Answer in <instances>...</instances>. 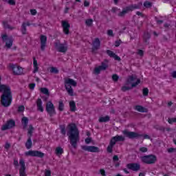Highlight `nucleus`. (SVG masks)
<instances>
[{
    "mask_svg": "<svg viewBox=\"0 0 176 176\" xmlns=\"http://www.w3.org/2000/svg\"><path fill=\"white\" fill-rule=\"evenodd\" d=\"M69 131L67 135L70 140V144L73 148H76V144H78L79 138V131L75 124H70L68 126Z\"/></svg>",
    "mask_w": 176,
    "mask_h": 176,
    "instance_id": "1",
    "label": "nucleus"
},
{
    "mask_svg": "<svg viewBox=\"0 0 176 176\" xmlns=\"http://www.w3.org/2000/svg\"><path fill=\"white\" fill-rule=\"evenodd\" d=\"M141 83V80L137 78L135 75H131L128 76L126 79V84L124 87H122V90L123 91H126V90H130V89H133V87H136Z\"/></svg>",
    "mask_w": 176,
    "mask_h": 176,
    "instance_id": "2",
    "label": "nucleus"
},
{
    "mask_svg": "<svg viewBox=\"0 0 176 176\" xmlns=\"http://www.w3.org/2000/svg\"><path fill=\"white\" fill-rule=\"evenodd\" d=\"M76 85H78V83L72 78L65 79V87L69 96H74V89H72V87H76Z\"/></svg>",
    "mask_w": 176,
    "mask_h": 176,
    "instance_id": "3",
    "label": "nucleus"
},
{
    "mask_svg": "<svg viewBox=\"0 0 176 176\" xmlns=\"http://www.w3.org/2000/svg\"><path fill=\"white\" fill-rule=\"evenodd\" d=\"M118 141H124V137L122 135H116L113 137L111 141L110 144L107 147V151H109L110 153L112 152V148H113V145L118 142Z\"/></svg>",
    "mask_w": 176,
    "mask_h": 176,
    "instance_id": "4",
    "label": "nucleus"
},
{
    "mask_svg": "<svg viewBox=\"0 0 176 176\" xmlns=\"http://www.w3.org/2000/svg\"><path fill=\"white\" fill-rule=\"evenodd\" d=\"M10 68L12 69L14 75H24L25 74L24 68L17 65L11 64L10 65Z\"/></svg>",
    "mask_w": 176,
    "mask_h": 176,
    "instance_id": "5",
    "label": "nucleus"
},
{
    "mask_svg": "<svg viewBox=\"0 0 176 176\" xmlns=\"http://www.w3.org/2000/svg\"><path fill=\"white\" fill-rule=\"evenodd\" d=\"M141 160L143 163H146V164H153V163H156L157 158L155 155H149L141 157Z\"/></svg>",
    "mask_w": 176,
    "mask_h": 176,
    "instance_id": "6",
    "label": "nucleus"
},
{
    "mask_svg": "<svg viewBox=\"0 0 176 176\" xmlns=\"http://www.w3.org/2000/svg\"><path fill=\"white\" fill-rule=\"evenodd\" d=\"M109 67L108 60H105L103 63H102V65L100 66L96 67L94 69V73L96 74V75H98L101 71H105L107 68Z\"/></svg>",
    "mask_w": 176,
    "mask_h": 176,
    "instance_id": "7",
    "label": "nucleus"
},
{
    "mask_svg": "<svg viewBox=\"0 0 176 176\" xmlns=\"http://www.w3.org/2000/svg\"><path fill=\"white\" fill-rule=\"evenodd\" d=\"M141 6H142V3H139L138 6L134 5V6H131L129 7H126L122 10V12H120L119 16H124L126 13H129V12L131 10H134V9H140Z\"/></svg>",
    "mask_w": 176,
    "mask_h": 176,
    "instance_id": "8",
    "label": "nucleus"
},
{
    "mask_svg": "<svg viewBox=\"0 0 176 176\" xmlns=\"http://www.w3.org/2000/svg\"><path fill=\"white\" fill-rule=\"evenodd\" d=\"M34 132V127L30 125L29 128L28 129V133L29 135V138L28 141L26 142L25 146L27 149H30V148L32 146V141L31 140V135H32V133Z\"/></svg>",
    "mask_w": 176,
    "mask_h": 176,
    "instance_id": "9",
    "label": "nucleus"
},
{
    "mask_svg": "<svg viewBox=\"0 0 176 176\" xmlns=\"http://www.w3.org/2000/svg\"><path fill=\"white\" fill-rule=\"evenodd\" d=\"M46 111L51 116H53V115H56V109L54 107V104H53V103L51 101L47 102Z\"/></svg>",
    "mask_w": 176,
    "mask_h": 176,
    "instance_id": "10",
    "label": "nucleus"
},
{
    "mask_svg": "<svg viewBox=\"0 0 176 176\" xmlns=\"http://www.w3.org/2000/svg\"><path fill=\"white\" fill-rule=\"evenodd\" d=\"M25 156H32L36 157H43L45 154L38 151H29L25 153Z\"/></svg>",
    "mask_w": 176,
    "mask_h": 176,
    "instance_id": "11",
    "label": "nucleus"
},
{
    "mask_svg": "<svg viewBox=\"0 0 176 176\" xmlns=\"http://www.w3.org/2000/svg\"><path fill=\"white\" fill-rule=\"evenodd\" d=\"M1 38L4 42H6V47H8V49H10V47H12L13 45V39L12 38V37H8L6 34H3L1 36Z\"/></svg>",
    "mask_w": 176,
    "mask_h": 176,
    "instance_id": "12",
    "label": "nucleus"
},
{
    "mask_svg": "<svg viewBox=\"0 0 176 176\" xmlns=\"http://www.w3.org/2000/svg\"><path fill=\"white\" fill-rule=\"evenodd\" d=\"M55 47L56 50H58V52H60L61 53H65V52H67V50H68V46H67V44L56 43L55 44Z\"/></svg>",
    "mask_w": 176,
    "mask_h": 176,
    "instance_id": "13",
    "label": "nucleus"
},
{
    "mask_svg": "<svg viewBox=\"0 0 176 176\" xmlns=\"http://www.w3.org/2000/svg\"><path fill=\"white\" fill-rule=\"evenodd\" d=\"M122 134L125 135V137H127L128 138H138L140 137V134L135 133V132H130L127 130H124L122 131Z\"/></svg>",
    "mask_w": 176,
    "mask_h": 176,
    "instance_id": "14",
    "label": "nucleus"
},
{
    "mask_svg": "<svg viewBox=\"0 0 176 176\" xmlns=\"http://www.w3.org/2000/svg\"><path fill=\"white\" fill-rule=\"evenodd\" d=\"M81 148L83 151H86L87 152H100V148L94 146H82Z\"/></svg>",
    "mask_w": 176,
    "mask_h": 176,
    "instance_id": "15",
    "label": "nucleus"
},
{
    "mask_svg": "<svg viewBox=\"0 0 176 176\" xmlns=\"http://www.w3.org/2000/svg\"><path fill=\"white\" fill-rule=\"evenodd\" d=\"M129 170H132V171H138L141 168V165L138 163H130L126 165Z\"/></svg>",
    "mask_w": 176,
    "mask_h": 176,
    "instance_id": "16",
    "label": "nucleus"
},
{
    "mask_svg": "<svg viewBox=\"0 0 176 176\" xmlns=\"http://www.w3.org/2000/svg\"><path fill=\"white\" fill-rule=\"evenodd\" d=\"M62 27L64 34H65V35H68V34H69V28L71 27V25H69L68 21H63Z\"/></svg>",
    "mask_w": 176,
    "mask_h": 176,
    "instance_id": "17",
    "label": "nucleus"
},
{
    "mask_svg": "<svg viewBox=\"0 0 176 176\" xmlns=\"http://www.w3.org/2000/svg\"><path fill=\"white\" fill-rule=\"evenodd\" d=\"M19 164L21 166V168L19 170L20 176H25V162L23 160H20Z\"/></svg>",
    "mask_w": 176,
    "mask_h": 176,
    "instance_id": "18",
    "label": "nucleus"
},
{
    "mask_svg": "<svg viewBox=\"0 0 176 176\" xmlns=\"http://www.w3.org/2000/svg\"><path fill=\"white\" fill-rule=\"evenodd\" d=\"M14 121L13 120H9L8 122H7V123L4 125H3V126L1 127V130H8V129H12V127H14Z\"/></svg>",
    "mask_w": 176,
    "mask_h": 176,
    "instance_id": "19",
    "label": "nucleus"
},
{
    "mask_svg": "<svg viewBox=\"0 0 176 176\" xmlns=\"http://www.w3.org/2000/svg\"><path fill=\"white\" fill-rule=\"evenodd\" d=\"M41 45V50H44L46 47V42L47 41V38L45 36H41L40 38Z\"/></svg>",
    "mask_w": 176,
    "mask_h": 176,
    "instance_id": "20",
    "label": "nucleus"
},
{
    "mask_svg": "<svg viewBox=\"0 0 176 176\" xmlns=\"http://www.w3.org/2000/svg\"><path fill=\"white\" fill-rule=\"evenodd\" d=\"M107 54H108V56H109V57L114 58V60H116L117 61H120V57L113 53V52L111 50H107Z\"/></svg>",
    "mask_w": 176,
    "mask_h": 176,
    "instance_id": "21",
    "label": "nucleus"
},
{
    "mask_svg": "<svg viewBox=\"0 0 176 176\" xmlns=\"http://www.w3.org/2000/svg\"><path fill=\"white\" fill-rule=\"evenodd\" d=\"M107 54H108V56H109V57L114 58V60H116L117 61H120V57L113 53V52L111 50H107Z\"/></svg>",
    "mask_w": 176,
    "mask_h": 176,
    "instance_id": "22",
    "label": "nucleus"
},
{
    "mask_svg": "<svg viewBox=\"0 0 176 176\" xmlns=\"http://www.w3.org/2000/svg\"><path fill=\"white\" fill-rule=\"evenodd\" d=\"M39 71V65H38V60L35 58H33V73L36 74Z\"/></svg>",
    "mask_w": 176,
    "mask_h": 176,
    "instance_id": "23",
    "label": "nucleus"
},
{
    "mask_svg": "<svg viewBox=\"0 0 176 176\" xmlns=\"http://www.w3.org/2000/svg\"><path fill=\"white\" fill-rule=\"evenodd\" d=\"M37 111L43 112V106L42 105V100L38 99L36 101Z\"/></svg>",
    "mask_w": 176,
    "mask_h": 176,
    "instance_id": "24",
    "label": "nucleus"
},
{
    "mask_svg": "<svg viewBox=\"0 0 176 176\" xmlns=\"http://www.w3.org/2000/svg\"><path fill=\"white\" fill-rule=\"evenodd\" d=\"M100 39L96 38L93 43V50H96V49H98L100 47Z\"/></svg>",
    "mask_w": 176,
    "mask_h": 176,
    "instance_id": "25",
    "label": "nucleus"
},
{
    "mask_svg": "<svg viewBox=\"0 0 176 176\" xmlns=\"http://www.w3.org/2000/svg\"><path fill=\"white\" fill-rule=\"evenodd\" d=\"M69 108L72 112H75V111H76V104L74 100L69 102Z\"/></svg>",
    "mask_w": 176,
    "mask_h": 176,
    "instance_id": "26",
    "label": "nucleus"
},
{
    "mask_svg": "<svg viewBox=\"0 0 176 176\" xmlns=\"http://www.w3.org/2000/svg\"><path fill=\"white\" fill-rule=\"evenodd\" d=\"M55 153L57 156H60L64 153V150L61 147H56L55 149Z\"/></svg>",
    "mask_w": 176,
    "mask_h": 176,
    "instance_id": "27",
    "label": "nucleus"
},
{
    "mask_svg": "<svg viewBox=\"0 0 176 176\" xmlns=\"http://www.w3.org/2000/svg\"><path fill=\"white\" fill-rule=\"evenodd\" d=\"M135 111L138 112H148V110L144 108L142 106L138 105L135 107Z\"/></svg>",
    "mask_w": 176,
    "mask_h": 176,
    "instance_id": "28",
    "label": "nucleus"
},
{
    "mask_svg": "<svg viewBox=\"0 0 176 176\" xmlns=\"http://www.w3.org/2000/svg\"><path fill=\"white\" fill-rule=\"evenodd\" d=\"M99 122L100 123H103L105 122H109V116H103V117H100Z\"/></svg>",
    "mask_w": 176,
    "mask_h": 176,
    "instance_id": "29",
    "label": "nucleus"
},
{
    "mask_svg": "<svg viewBox=\"0 0 176 176\" xmlns=\"http://www.w3.org/2000/svg\"><path fill=\"white\" fill-rule=\"evenodd\" d=\"M49 71L51 74H58V69H57V67H50Z\"/></svg>",
    "mask_w": 176,
    "mask_h": 176,
    "instance_id": "30",
    "label": "nucleus"
},
{
    "mask_svg": "<svg viewBox=\"0 0 176 176\" xmlns=\"http://www.w3.org/2000/svg\"><path fill=\"white\" fill-rule=\"evenodd\" d=\"M27 25H30V24H28V23H23L22 24V29H21L22 34H26L27 30L25 28L27 27Z\"/></svg>",
    "mask_w": 176,
    "mask_h": 176,
    "instance_id": "31",
    "label": "nucleus"
},
{
    "mask_svg": "<svg viewBox=\"0 0 176 176\" xmlns=\"http://www.w3.org/2000/svg\"><path fill=\"white\" fill-rule=\"evenodd\" d=\"M40 91H41L43 94H45V96H49V89H47V88H41Z\"/></svg>",
    "mask_w": 176,
    "mask_h": 176,
    "instance_id": "32",
    "label": "nucleus"
},
{
    "mask_svg": "<svg viewBox=\"0 0 176 176\" xmlns=\"http://www.w3.org/2000/svg\"><path fill=\"white\" fill-rule=\"evenodd\" d=\"M58 110L60 111H64V102L63 101H59Z\"/></svg>",
    "mask_w": 176,
    "mask_h": 176,
    "instance_id": "33",
    "label": "nucleus"
},
{
    "mask_svg": "<svg viewBox=\"0 0 176 176\" xmlns=\"http://www.w3.org/2000/svg\"><path fill=\"white\" fill-rule=\"evenodd\" d=\"M22 124H24V126H27V124H28V118L23 117L22 118Z\"/></svg>",
    "mask_w": 176,
    "mask_h": 176,
    "instance_id": "34",
    "label": "nucleus"
},
{
    "mask_svg": "<svg viewBox=\"0 0 176 176\" xmlns=\"http://www.w3.org/2000/svg\"><path fill=\"white\" fill-rule=\"evenodd\" d=\"M169 124H173V123H176V118H169L168 120Z\"/></svg>",
    "mask_w": 176,
    "mask_h": 176,
    "instance_id": "35",
    "label": "nucleus"
},
{
    "mask_svg": "<svg viewBox=\"0 0 176 176\" xmlns=\"http://www.w3.org/2000/svg\"><path fill=\"white\" fill-rule=\"evenodd\" d=\"M140 152H141L142 153H145L148 152V148L146 147H140Z\"/></svg>",
    "mask_w": 176,
    "mask_h": 176,
    "instance_id": "36",
    "label": "nucleus"
},
{
    "mask_svg": "<svg viewBox=\"0 0 176 176\" xmlns=\"http://www.w3.org/2000/svg\"><path fill=\"white\" fill-rule=\"evenodd\" d=\"M85 23L88 26L91 25V24H93V19H87Z\"/></svg>",
    "mask_w": 176,
    "mask_h": 176,
    "instance_id": "37",
    "label": "nucleus"
},
{
    "mask_svg": "<svg viewBox=\"0 0 176 176\" xmlns=\"http://www.w3.org/2000/svg\"><path fill=\"white\" fill-rule=\"evenodd\" d=\"M144 6L145 8H151V6H152V3L149 2V1H146L144 3Z\"/></svg>",
    "mask_w": 176,
    "mask_h": 176,
    "instance_id": "38",
    "label": "nucleus"
},
{
    "mask_svg": "<svg viewBox=\"0 0 176 176\" xmlns=\"http://www.w3.org/2000/svg\"><path fill=\"white\" fill-rule=\"evenodd\" d=\"M112 79H113V80H114V82H118V80L119 79V76L114 74L112 76Z\"/></svg>",
    "mask_w": 176,
    "mask_h": 176,
    "instance_id": "39",
    "label": "nucleus"
},
{
    "mask_svg": "<svg viewBox=\"0 0 176 176\" xmlns=\"http://www.w3.org/2000/svg\"><path fill=\"white\" fill-rule=\"evenodd\" d=\"M148 93H149V89H148V88H144L143 89V95L144 96H147Z\"/></svg>",
    "mask_w": 176,
    "mask_h": 176,
    "instance_id": "40",
    "label": "nucleus"
},
{
    "mask_svg": "<svg viewBox=\"0 0 176 176\" xmlns=\"http://www.w3.org/2000/svg\"><path fill=\"white\" fill-rule=\"evenodd\" d=\"M137 54H138V56H140V57H142V56H144V52L142 51V50H138Z\"/></svg>",
    "mask_w": 176,
    "mask_h": 176,
    "instance_id": "41",
    "label": "nucleus"
},
{
    "mask_svg": "<svg viewBox=\"0 0 176 176\" xmlns=\"http://www.w3.org/2000/svg\"><path fill=\"white\" fill-rule=\"evenodd\" d=\"M29 89L30 90H34L35 89V83H30L29 85Z\"/></svg>",
    "mask_w": 176,
    "mask_h": 176,
    "instance_id": "42",
    "label": "nucleus"
},
{
    "mask_svg": "<svg viewBox=\"0 0 176 176\" xmlns=\"http://www.w3.org/2000/svg\"><path fill=\"white\" fill-rule=\"evenodd\" d=\"M45 176H52V172L50 170H46L45 172Z\"/></svg>",
    "mask_w": 176,
    "mask_h": 176,
    "instance_id": "43",
    "label": "nucleus"
},
{
    "mask_svg": "<svg viewBox=\"0 0 176 176\" xmlns=\"http://www.w3.org/2000/svg\"><path fill=\"white\" fill-rule=\"evenodd\" d=\"M168 153H173V152L176 153V148H168Z\"/></svg>",
    "mask_w": 176,
    "mask_h": 176,
    "instance_id": "44",
    "label": "nucleus"
},
{
    "mask_svg": "<svg viewBox=\"0 0 176 176\" xmlns=\"http://www.w3.org/2000/svg\"><path fill=\"white\" fill-rule=\"evenodd\" d=\"M24 109H25L24 106H19V109H18V111H19V112H23V111H24Z\"/></svg>",
    "mask_w": 176,
    "mask_h": 176,
    "instance_id": "45",
    "label": "nucleus"
},
{
    "mask_svg": "<svg viewBox=\"0 0 176 176\" xmlns=\"http://www.w3.org/2000/svg\"><path fill=\"white\" fill-rule=\"evenodd\" d=\"M107 34L109 36H113V31H112L111 30H108Z\"/></svg>",
    "mask_w": 176,
    "mask_h": 176,
    "instance_id": "46",
    "label": "nucleus"
},
{
    "mask_svg": "<svg viewBox=\"0 0 176 176\" xmlns=\"http://www.w3.org/2000/svg\"><path fill=\"white\" fill-rule=\"evenodd\" d=\"M8 3L10 5H16V1H14V0H8Z\"/></svg>",
    "mask_w": 176,
    "mask_h": 176,
    "instance_id": "47",
    "label": "nucleus"
},
{
    "mask_svg": "<svg viewBox=\"0 0 176 176\" xmlns=\"http://www.w3.org/2000/svg\"><path fill=\"white\" fill-rule=\"evenodd\" d=\"M90 142H91V138H88L85 139V144H90Z\"/></svg>",
    "mask_w": 176,
    "mask_h": 176,
    "instance_id": "48",
    "label": "nucleus"
},
{
    "mask_svg": "<svg viewBox=\"0 0 176 176\" xmlns=\"http://www.w3.org/2000/svg\"><path fill=\"white\" fill-rule=\"evenodd\" d=\"M30 13L32 16H35V14H36V10H31Z\"/></svg>",
    "mask_w": 176,
    "mask_h": 176,
    "instance_id": "49",
    "label": "nucleus"
},
{
    "mask_svg": "<svg viewBox=\"0 0 176 176\" xmlns=\"http://www.w3.org/2000/svg\"><path fill=\"white\" fill-rule=\"evenodd\" d=\"M90 3L87 1H84V6H85L86 8H87V6H89Z\"/></svg>",
    "mask_w": 176,
    "mask_h": 176,
    "instance_id": "50",
    "label": "nucleus"
},
{
    "mask_svg": "<svg viewBox=\"0 0 176 176\" xmlns=\"http://www.w3.org/2000/svg\"><path fill=\"white\" fill-rule=\"evenodd\" d=\"M113 160L114 162H118V160H119V157H118V155H114L113 157Z\"/></svg>",
    "mask_w": 176,
    "mask_h": 176,
    "instance_id": "51",
    "label": "nucleus"
},
{
    "mask_svg": "<svg viewBox=\"0 0 176 176\" xmlns=\"http://www.w3.org/2000/svg\"><path fill=\"white\" fill-rule=\"evenodd\" d=\"M100 173L101 175L105 176V170H104V169H101L100 170Z\"/></svg>",
    "mask_w": 176,
    "mask_h": 176,
    "instance_id": "52",
    "label": "nucleus"
},
{
    "mask_svg": "<svg viewBox=\"0 0 176 176\" xmlns=\"http://www.w3.org/2000/svg\"><path fill=\"white\" fill-rule=\"evenodd\" d=\"M5 148L6 149H9V148H10V144L9 143H6L5 145Z\"/></svg>",
    "mask_w": 176,
    "mask_h": 176,
    "instance_id": "53",
    "label": "nucleus"
},
{
    "mask_svg": "<svg viewBox=\"0 0 176 176\" xmlns=\"http://www.w3.org/2000/svg\"><path fill=\"white\" fill-rule=\"evenodd\" d=\"M3 26L5 27V28H10L9 25H8V23L6 22H3Z\"/></svg>",
    "mask_w": 176,
    "mask_h": 176,
    "instance_id": "54",
    "label": "nucleus"
},
{
    "mask_svg": "<svg viewBox=\"0 0 176 176\" xmlns=\"http://www.w3.org/2000/svg\"><path fill=\"white\" fill-rule=\"evenodd\" d=\"M61 133H62V134H63L64 135H65V128H62V129H61Z\"/></svg>",
    "mask_w": 176,
    "mask_h": 176,
    "instance_id": "55",
    "label": "nucleus"
},
{
    "mask_svg": "<svg viewBox=\"0 0 176 176\" xmlns=\"http://www.w3.org/2000/svg\"><path fill=\"white\" fill-rule=\"evenodd\" d=\"M120 41H116L115 46H116V47H118V46H120Z\"/></svg>",
    "mask_w": 176,
    "mask_h": 176,
    "instance_id": "56",
    "label": "nucleus"
},
{
    "mask_svg": "<svg viewBox=\"0 0 176 176\" xmlns=\"http://www.w3.org/2000/svg\"><path fill=\"white\" fill-rule=\"evenodd\" d=\"M171 75H172L173 78H176V72H172Z\"/></svg>",
    "mask_w": 176,
    "mask_h": 176,
    "instance_id": "57",
    "label": "nucleus"
},
{
    "mask_svg": "<svg viewBox=\"0 0 176 176\" xmlns=\"http://www.w3.org/2000/svg\"><path fill=\"white\" fill-rule=\"evenodd\" d=\"M14 166H19V161L18 160H14Z\"/></svg>",
    "mask_w": 176,
    "mask_h": 176,
    "instance_id": "58",
    "label": "nucleus"
},
{
    "mask_svg": "<svg viewBox=\"0 0 176 176\" xmlns=\"http://www.w3.org/2000/svg\"><path fill=\"white\" fill-rule=\"evenodd\" d=\"M143 138H144L145 140H149V135H144L143 136Z\"/></svg>",
    "mask_w": 176,
    "mask_h": 176,
    "instance_id": "59",
    "label": "nucleus"
},
{
    "mask_svg": "<svg viewBox=\"0 0 176 176\" xmlns=\"http://www.w3.org/2000/svg\"><path fill=\"white\" fill-rule=\"evenodd\" d=\"M139 176H145V173H140L139 174Z\"/></svg>",
    "mask_w": 176,
    "mask_h": 176,
    "instance_id": "60",
    "label": "nucleus"
},
{
    "mask_svg": "<svg viewBox=\"0 0 176 176\" xmlns=\"http://www.w3.org/2000/svg\"><path fill=\"white\" fill-rule=\"evenodd\" d=\"M168 105L169 107H171V105H173V102H168Z\"/></svg>",
    "mask_w": 176,
    "mask_h": 176,
    "instance_id": "61",
    "label": "nucleus"
},
{
    "mask_svg": "<svg viewBox=\"0 0 176 176\" xmlns=\"http://www.w3.org/2000/svg\"><path fill=\"white\" fill-rule=\"evenodd\" d=\"M124 173H126V174H129V171H127V169H124Z\"/></svg>",
    "mask_w": 176,
    "mask_h": 176,
    "instance_id": "62",
    "label": "nucleus"
},
{
    "mask_svg": "<svg viewBox=\"0 0 176 176\" xmlns=\"http://www.w3.org/2000/svg\"><path fill=\"white\" fill-rule=\"evenodd\" d=\"M136 14H138V16H141V12H136Z\"/></svg>",
    "mask_w": 176,
    "mask_h": 176,
    "instance_id": "63",
    "label": "nucleus"
},
{
    "mask_svg": "<svg viewBox=\"0 0 176 176\" xmlns=\"http://www.w3.org/2000/svg\"><path fill=\"white\" fill-rule=\"evenodd\" d=\"M173 142H174L175 145H176V139L173 140Z\"/></svg>",
    "mask_w": 176,
    "mask_h": 176,
    "instance_id": "64",
    "label": "nucleus"
}]
</instances>
